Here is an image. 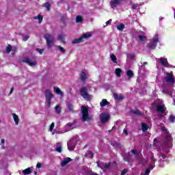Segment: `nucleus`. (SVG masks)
<instances>
[{"mask_svg":"<svg viewBox=\"0 0 175 175\" xmlns=\"http://www.w3.org/2000/svg\"><path fill=\"white\" fill-rule=\"evenodd\" d=\"M13 91H14V88H12L10 92V95H12V94H13Z\"/></svg>","mask_w":175,"mask_h":175,"instance_id":"55","label":"nucleus"},{"mask_svg":"<svg viewBox=\"0 0 175 175\" xmlns=\"http://www.w3.org/2000/svg\"><path fill=\"white\" fill-rule=\"evenodd\" d=\"M66 106L69 110V111H70L71 113H75V107H73V105H72V103H66Z\"/></svg>","mask_w":175,"mask_h":175,"instance_id":"15","label":"nucleus"},{"mask_svg":"<svg viewBox=\"0 0 175 175\" xmlns=\"http://www.w3.org/2000/svg\"><path fill=\"white\" fill-rule=\"evenodd\" d=\"M126 173H128V169L125 168V169H124V170L122 171L120 175H125V174H126Z\"/></svg>","mask_w":175,"mask_h":175,"instance_id":"46","label":"nucleus"},{"mask_svg":"<svg viewBox=\"0 0 175 175\" xmlns=\"http://www.w3.org/2000/svg\"><path fill=\"white\" fill-rule=\"evenodd\" d=\"M126 75L129 79H132V77L135 76V74L133 73V71H132V70H128L126 71Z\"/></svg>","mask_w":175,"mask_h":175,"instance_id":"20","label":"nucleus"},{"mask_svg":"<svg viewBox=\"0 0 175 175\" xmlns=\"http://www.w3.org/2000/svg\"><path fill=\"white\" fill-rule=\"evenodd\" d=\"M69 162H72V159L70 157H66L62 161V166L64 167V166H66Z\"/></svg>","mask_w":175,"mask_h":175,"instance_id":"13","label":"nucleus"},{"mask_svg":"<svg viewBox=\"0 0 175 175\" xmlns=\"http://www.w3.org/2000/svg\"><path fill=\"white\" fill-rule=\"evenodd\" d=\"M75 124H76V120H75L73 121V122H68V123H67L66 124V126H67V128H72V126H74Z\"/></svg>","mask_w":175,"mask_h":175,"instance_id":"35","label":"nucleus"},{"mask_svg":"<svg viewBox=\"0 0 175 175\" xmlns=\"http://www.w3.org/2000/svg\"><path fill=\"white\" fill-rule=\"evenodd\" d=\"M138 38H139V40H140L141 42H144V40H146V38L147 37H146V36L139 35V36H138Z\"/></svg>","mask_w":175,"mask_h":175,"instance_id":"38","label":"nucleus"},{"mask_svg":"<svg viewBox=\"0 0 175 175\" xmlns=\"http://www.w3.org/2000/svg\"><path fill=\"white\" fill-rule=\"evenodd\" d=\"M114 129H116V126L112 127V131L114 130Z\"/></svg>","mask_w":175,"mask_h":175,"instance_id":"62","label":"nucleus"},{"mask_svg":"<svg viewBox=\"0 0 175 175\" xmlns=\"http://www.w3.org/2000/svg\"><path fill=\"white\" fill-rule=\"evenodd\" d=\"M45 98H46V102L48 107H51V99L54 98V94L51 93V91L49 89H46L45 90Z\"/></svg>","mask_w":175,"mask_h":175,"instance_id":"3","label":"nucleus"},{"mask_svg":"<svg viewBox=\"0 0 175 175\" xmlns=\"http://www.w3.org/2000/svg\"><path fill=\"white\" fill-rule=\"evenodd\" d=\"M100 120L101 124H105L109 120H110V115L105 113H101L100 115Z\"/></svg>","mask_w":175,"mask_h":175,"instance_id":"7","label":"nucleus"},{"mask_svg":"<svg viewBox=\"0 0 175 175\" xmlns=\"http://www.w3.org/2000/svg\"><path fill=\"white\" fill-rule=\"evenodd\" d=\"M81 81H85V80H87V75H85V72H84V71H82L81 72Z\"/></svg>","mask_w":175,"mask_h":175,"instance_id":"27","label":"nucleus"},{"mask_svg":"<svg viewBox=\"0 0 175 175\" xmlns=\"http://www.w3.org/2000/svg\"><path fill=\"white\" fill-rule=\"evenodd\" d=\"M131 112L133 114H135L136 116H139L140 117H144V113H143L139 109H131Z\"/></svg>","mask_w":175,"mask_h":175,"instance_id":"11","label":"nucleus"},{"mask_svg":"<svg viewBox=\"0 0 175 175\" xmlns=\"http://www.w3.org/2000/svg\"><path fill=\"white\" fill-rule=\"evenodd\" d=\"M62 21L63 24H65V23H66V22H65V18H62Z\"/></svg>","mask_w":175,"mask_h":175,"instance_id":"58","label":"nucleus"},{"mask_svg":"<svg viewBox=\"0 0 175 175\" xmlns=\"http://www.w3.org/2000/svg\"><path fill=\"white\" fill-rule=\"evenodd\" d=\"M113 98L116 100H122L124 99V96L122 95L118 96L117 93H113Z\"/></svg>","mask_w":175,"mask_h":175,"instance_id":"17","label":"nucleus"},{"mask_svg":"<svg viewBox=\"0 0 175 175\" xmlns=\"http://www.w3.org/2000/svg\"><path fill=\"white\" fill-rule=\"evenodd\" d=\"M44 39L46 40V46L49 49H51L52 46H54V36L50 33L44 34Z\"/></svg>","mask_w":175,"mask_h":175,"instance_id":"4","label":"nucleus"},{"mask_svg":"<svg viewBox=\"0 0 175 175\" xmlns=\"http://www.w3.org/2000/svg\"><path fill=\"white\" fill-rule=\"evenodd\" d=\"M91 36H92V34H91L90 33H83L81 38H82V40L83 39H88L89 38H91Z\"/></svg>","mask_w":175,"mask_h":175,"instance_id":"25","label":"nucleus"},{"mask_svg":"<svg viewBox=\"0 0 175 175\" xmlns=\"http://www.w3.org/2000/svg\"><path fill=\"white\" fill-rule=\"evenodd\" d=\"M88 154L90 158L91 159L94 158V152L90 150Z\"/></svg>","mask_w":175,"mask_h":175,"instance_id":"48","label":"nucleus"},{"mask_svg":"<svg viewBox=\"0 0 175 175\" xmlns=\"http://www.w3.org/2000/svg\"><path fill=\"white\" fill-rule=\"evenodd\" d=\"M7 53H10L12 51V45H8L6 48Z\"/></svg>","mask_w":175,"mask_h":175,"instance_id":"43","label":"nucleus"},{"mask_svg":"<svg viewBox=\"0 0 175 175\" xmlns=\"http://www.w3.org/2000/svg\"><path fill=\"white\" fill-rule=\"evenodd\" d=\"M150 172H151V169L147 168V169L146 170V171H145L144 175H148V174H150Z\"/></svg>","mask_w":175,"mask_h":175,"instance_id":"47","label":"nucleus"},{"mask_svg":"<svg viewBox=\"0 0 175 175\" xmlns=\"http://www.w3.org/2000/svg\"><path fill=\"white\" fill-rule=\"evenodd\" d=\"M83 38H76V39H74L72 41V44H79V43H81L83 42Z\"/></svg>","mask_w":175,"mask_h":175,"instance_id":"14","label":"nucleus"},{"mask_svg":"<svg viewBox=\"0 0 175 175\" xmlns=\"http://www.w3.org/2000/svg\"><path fill=\"white\" fill-rule=\"evenodd\" d=\"M131 59H133V58H135V55H131Z\"/></svg>","mask_w":175,"mask_h":175,"instance_id":"60","label":"nucleus"},{"mask_svg":"<svg viewBox=\"0 0 175 175\" xmlns=\"http://www.w3.org/2000/svg\"><path fill=\"white\" fill-rule=\"evenodd\" d=\"M54 122H52L51 124L50 125V127H49V131L50 132H53V129H54Z\"/></svg>","mask_w":175,"mask_h":175,"instance_id":"44","label":"nucleus"},{"mask_svg":"<svg viewBox=\"0 0 175 175\" xmlns=\"http://www.w3.org/2000/svg\"><path fill=\"white\" fill-rule=\"evenodd\" d=\"M131 152L134 155H139V152H137V150L133 149V150H131Z\"/></svg>","mask_w":175,"mask_h":175,"instance_id":"42","label":"nucleus"},{"mask_svg":"<svg viewBox=\"0 0 175 175\" xmlns=\"http://www.w3.org/2000/svg\"><path fill=\"white\" fill-rule=\"evenodd\" d=\"M157 111H159L160 113H165V111H166V107L165 105H157Z\"/></svg>","mask_w":175,"mask_h":175,"instance_id":"12","label":"nucleus"},{"mask_svg":"<svg viewBox=\"0 0 175 175\" xmlns=\"http://www.w3.org/2000/svg\"><path fill=\"white\" fill-rule=\"evenodd\" d=\"M154 144H155V139H154Z\"/></svg>","mask_w":175,"mask_h":175,"instance_id":"64","label":"nucleus"},{"mask_svg":"<svg viewBox=\"0 0 175 175\" xmlns=\"http://www.w3.org/2000/svg\"><path fill=\"white\" fill-rule=\"evenodd\" d=\"M111 146H113L114 147H118L119 148H121V144H118L117 142L112 143Z\"/></svg>","mask_w":175,"mask_h":175,"instance_id":"40","label":"nucleus"},{"mask_svg":"<svg viewBox=\"0 0 175 175\" xmlns=\"http://www.w3.org/2000/svg\"><path fill=\"white\" fill-rule=\"evenodd\" d=\"M159 42V38H158V35H156L154 38L147 44V49H149V50H154L155 47H157V44Z\"/></svg>","mask_w":175,"mask_h":175,"instance_id":"5","label":"nucleus"},{"mask_svg":"<svg viewBox=\"0 0 175 175\" xmlns=\"http://www.w3.org/2000/svg\"><path fill=\"white\" fill-rule=\"evenodd\" d=\"M55 151H57V152H62V146L56 147Z\"/></svg>","mask_w":175,"mask_h":175,"instance_id":"41","label":"nucleus"},{"mask_svg":"<svg viewBox=\"0 0 175 175\" xmlns=\"http://www.w3.org/2000/svg\"><path fill=\"white\" fill-rule=\"evenodd\" d=\"M22 173H23V174H31V173H32V167H28L23 170Z\"/></svg>","mask_w":175,"mask_h":175,"instance_id":"21","label":"nucleus"},{"mask_svg":"<svg viewBox=\"0 0 175 175\" xmlns=\"http://www.w3.org/2000/svg\"><path fill=\"white\" fill-rule=\"evenodd\" d=\"M159 158L160 161H162V162H166V160H165V159H166V158H167V157L165 156V154H164L160 153L159 154Z\"/></svg>","mask_w":175,"mask_h":175,"instance_id":"23","label":"nucleus"},{"mask_svg":"<svg viewBox=\"0 0 175 175\" xmlns=\"http://www.w3.org/2000/svg\"><path fill=\"white\" fill-rule=\"evenodd\" d=\"M110 58L114 64H117V57H116L115 54H111Z\"/></svg>","mask_w":175,"mask_h":175,"instance_id":"30","label":"nucleus"},{"mask_svg":"<svg viewBox=\"0 0 175 175\" xmlns=\"http://www.w3.org/2000/svg\"><path fill=\"white\" fill-rule=\"evenodd\" d=\"M159 62L165 68H167V66H169V63L167 62V59L166 58L161 57L159 60Z\"/></svg>","mask_w":175,"mask_h":175,"instance_id":"10","label":"nucleus"},{"mask_svg":"<svg viewBox=\"0 0 175 175\" xmlns=\"http://www.w3.org/2000/svg\"><path fill=\"white\" fill-rule=\"evenodd\" d=\"M36 51H38L40 54H43V52L44 51V50L37 49Z\"/></svg>","mask_w":175,"mask_h":175,"instance_id":"51","label":"nucleus"},{"mask_svg":"<svg viewBox=\"0 0 175 175\" xmlns=\"http://www.w3.org/2000/svg\"><path fill=\"white\" fill-rule=\"evenodd\" d=\"M115 73L118 77H121V73H122V70L120 68H118L115 70Z\"/></svg>","mask_w":175,"mask_h":175,"instance_id":"24","label":"nucleus"},{"mask_svg":"<svg viewBox=\"0 0 175 175\" xmlns=\"http://www.w3.org/2000/svg\"><path fill=\"white\" fill-rule=\"evenodd\" d=\"M81 110L82 113L83 122L91 120V118L90 117V114L88 113V108L85 106H82Z\"/></svg>","mask_w":175,"mask_h":175,"instance_id":"2","label":"nucleus"},{"mask_svg":"<svg viewBox=\"0 0 175 175\" xmlns=\"http://www.w3.org/2000/svg\"><path fill=\"white\" fill-rule=\"evenodd\" d=\"M131 9H133V10L136 9V4H133L131 6Z\"/></svg>","mask_w":175,"mask_h":175,"instance_id":"56","label":"nucleus"},{"mask_svg":"<svg viewBox=\"0 0 175 175\" xmlns=\"http://www.w3.org/2000/svg\"><path fill=\"white\" fill-rule=\"evenodd\" d=\"M141 125H142V132H146V131H148V128L150 127L148 126V125H147V124L142 123Z\"/></svg>","mask_w":175,"mask_h":175,"instance_id":"18","label":"nucleus"},{"mask_svg":"<svg viewBox=\"0 0 175 175\" xmlns=\"http://www.w3.org/2000/svg\"><path fill=\"white\" fill-rule=\"evenodd\" d=\"M123 132L125 133L126 136H128V131H126V129H124Z\"/></svg>","mask_w":175,"mask_h":175,"instance_id":"54","label":"nucleus"},{"mask_svg":"<svg viewBox=\"0 0 175 175\" xmlns=\"http://www.w3.org/2000/svg\"><path fill=\"white\" fill-rule=\"evenodd\" d=\"M149 169H150V170H152L154 169V167H152V165H151Z\"/></svg>","mask_w":175,"mask_h":175,"instance_id":"61","label":"nucleus"},{"mask_svg":"<svg viewBox=\"0 0 175 175\" xmlns=\"http://www.w3.org/2000/svg\"><path fill=\"white\" fill-rule=\"evenodd\" d=\"M1 143H2V144H5V139H1Z\"/></svg>","mask_w":175,"mask_h":175,"instance_id":"57","label":"nucleus"},{"mask_svg":"<svg viewBox=\"0 0 175 175\" xmlns=\"http://www.w3.org/2000/svg\"><path fill=\"white\" fill-rule=\"evenodd\" d=\"M57 40H59L61 43H65V37L64 36V34H59L57 38Z\"/></svg>","mask_w":175,"mask_h":175,"instance_id":"26","label":"nucleus"},{"mask_svg":"<svg viewBox=\"0 0 175 175\" xmlns=\"http://www.w3.org/2000/svg\"><path fill=\"white\" fill-rule=\"evenodd\" d=\"M57 47L63 54H65V53H66V50H65V49H64L62 46L58 45Z\"/></svg>","mask_w":175,"mask_h":175,"instance_id":"36","label":"nucleus"},{"mask_svg":"<svg viewBox=\"0 0 175 175\" xmlns=\"http://www.w3.org/2000/svg\"><path fill=\"white\" fill-rule=\"evenodd\" d=\"M107 105H110V103H109L107 99H103L100 103V106L101 107H105V106H107Z\"/></svg>","mask_w":175,"mask_h":175,"instance_id":"16","label":"nucleus"},{"mask_svg":"<svg viewBox=\"0 0 175 175\" xmlns=\"http://www.w3.org/2000/svg\"><path fill=\"white\" fill-rule=\"evenodd\" d=\"M124 28H125V25L123 23H121L120 25L117 26V29H118V31H123Z\"/></svg>","mask_w":175,"mask_h":175,"instance_id":"33","label":"nucleus"},{"mask_svg":"<svg viewBox=\"0 0 175 175\" xmlns=\"http://www.w3.org/2000/svg\"><path fill=\"white\" fill-rule=\"evenodd\" d=\"M111 19H109V21H107L106 23H105V24H106V25H109V24H111Z\"/></svg>","mask_w":175,"mask_h":175,"instance_id":"53","label":"nucleus"},{"mask_svg":"<svg viewBox=\"0 0 175 175\" xmlns=\"http://www.w3.org/2000/svg\"><path fill=\"white\" fill-rule=\"evenodd\" d=\"M28 39H29V36H25L23 38V42H27V40Z\"/></svg>","mask_w":175,"mask_h":175,"instance_id":"49","label":"nucleus"},{"mask_svg":"<svg viewBox=\"0 0 175 175\" xmlns=\"http://www.w3.org/2000/svg\"><path fill=\"white\" fill-rule=\"evenodd\" d=\"M165 81L170 83V84H175V77L174 75H173V72L167 73Z\"/></svg>","mask_w":175,"mask_h":175,"instance_id":"6","label":"nucleus"},{"mask_svg":"<svg viewBox=\"0 0 175 175\" xmlns=\"http://www.w3.org/2000/svg\"><path fill=\"white\" fill-rule=\"evenodd\" d=\"M54 92H56L58 95H64V92L61 91L59 88H54Z\"/></svg>","mask_w":175,"mask_h":175,"instance_id":"28","label":"nucleus"},{"mask_svg":"<svg viewBox=\"0 0 175 175\" xmlns=\"http://www.w3.org/2000/svg\"><path fill=\"white\" fill-rule=\"evenodd\" d=\"M34 174L37 175V174H38V172L36 171V172H34Z\"/></svg>","mask_w":175,"mask_h":175,"instance_id":"63","label":"nucleus"},{"mask_svg":"<svg viewBox=\"0 0 175 175\" xmlns=\"http://www.w3.org/2000/svg\"><path fill=\"white\" fill-rule=\"evenodd\" d=\"M36 167L38 169H40V167H42V163H38L36 165Z\"/></svg>","mask_w":175,"mask_h":175,"instance_id":"52","label":"nucleus"},{"mask_svg":"<svg viewBox=\"0 0 175 175\" xmlns=\"http://www.w3.org/2000/svg\"><path fill=\"white\" fill-rule=\"evenodd\" d=\"M148 63L147 62H145L143 63V65H144V66L148 65Z\"/></svg>","mask_w":175,"mask_h":175,"instance_id":"59","label":"nucleus"},{"mask_svg":"<svg viewBox=\"0 0 175 175\" xmlns=\"http://www.w3.org/2000/svg\"><path fill=\"white\" fill-rule=\"evenodd\" d=\"M33 20H38L39 24H40L42 23V21H43V16L39 14L36 16H33Z\"/></svg>","mask_w":175,"mask_h":175,"instance_id":"19","label":"nucleus"},{"mask_svg":"<svg viewBox=\"0 0 175 175\" xmlns=\"http://www.w3.org/2000/svg\"><path fill=\"white\" fill-rule=\"evenodd\" d=\"M44 7L46 8V9L48 12H50V9L51 8V5H50V3H49V2L45 3Z\"/></svg>","mask_w":175,"mask_h":175,"instance_id":"34","label":"nucleus"},{"mask_svg":"<svg viewBox=\"0 0 175 175\" xmlns=\"http://www.w3.org/2000/svg\"><path fill=\"white\" fill-rule=\"evenodd\" d=\"M76 23H83V16H77L76 17Z\"/></svg>","mask_w":175,"mask_h":175,"instance_id":"32","label":"nucleus"},{"mask_svg":"<svg viewBox=\"0 0 175 175\" xmlns=\"http://www.w3.org/2000/svg\"><path fill=\"white\" fill-rule=\"evenodd\" d=\"M12 116H13V118L15 122V124L16 125H18V123L20 122V119L18 118V116H17L16 113H13Z\"/></svg>","mask_w":175,"mask_h":175,"instance_id":"22","label":"nucleus"},{"mask_svg":"<svg viewBox=\"0 0 175 175\" xmlns=\"http://www.w3.org/2000/svg\"><path fill=\"white\" fill-rule=\"evenodd\" d=\"M55 113H56V114H61V107L59 105H56L55 107Z\"/></svg>","mask_w":175,"mask_h":175,"instance_id":"29","label":"nucleus"},{"mask_svg":"<svg viewBox=\"0 0 175 175\" xmlns=\"http://www.w3.org/2000/svg\"><path fill=\"white\" fill-rule=\"evenodd\" d=\"M79 92L81 96L85 99V100L90 101L92 99V95L88 94V87H82L79 89Z\"/></svg>","mask_w":175,"mask_h":175,"instance_id":"1","label":"nucleus"},{"mask_svg":"<svg viewBox=\"0 0 175 175\" xmlns=\"http://www.w3.org/2000/svg\"><path fill=\"white\" fill-rule=\"evenodd\" d=\"M68 148L70 151L75 150V145H70V142L68 143Z\"/></svg>","mask_w":175,"mask_h":175,"instance_id":"37","label":"nucleus"},{"mask_svg":"<svg viewBox=\"0 0 175 175\" xmlns=\"http://www.w3.org/2000/svg\"><path fill=\"white\" fill-rule=\"evenodd\" d=\"M169 121L172 122V124L175 122V116L171 115L169 118Z\"/></svg>","mask_w":175,"mask_h":175,"instance_id":"39","label":"nucleus"},{"mask_svg":"<svg viewBox=\"0 0 175 175\" xmlns=\"http://www.w3.org/2000/svg\"><path fill=\"white\" fill-rule=\"evenodd\" d=\"M110 166H111V163H108L105 164L104 167L105 169H109V168H110Z\"/></svg>","mask_w":175,"mask_h":175,"instance_id":"45","label":"nucleus"},{"mask_svg":"<svg viewBox=\"0 0 175 175\" xmlns=\"http://www.w3.org/2000/svg\"><path fill=\"white\" fill-rule=\"evenodd\" d=\"M161 131L162 132H164L165 133L167 134V137H172L170 134H169V131H167V129H165V127H162Z\"/></svg>","mask_w":175,"mask_h":175,"instance_id":"31","label":"nucleus"},{"mask_svg":"<svg viewBox=\"0 0 175 175\" xmlns=\"http://www.w3.org/2000/svg\"><path fill=\"white\" fill-rule=\"evenodd\" d=\"M122 1V0H111L109 3L111 9H116V8H117V6L121 3Z\"/></svg>","mask_w":175,"mask_h":175,"instance_id":"8","label":"nucleus"},{"mask_svg":"<svg viewBox=\"0 0 175 175\" xmlns=\"http://www.w3.org/2000/svg\"><path fill=\"white\" fill-rule=\"evenodd\" d=\"M23 62L28 64L29 66H35V65L37 64L36 62H31V59H29V57H25L23 59Z\"/></svg>","mask_w":175,"mask_h":175,"instance_id":"9","label":"nucleus"},{"mask_svg":"<svg viewBox=\"0 0 175 175\" xmlns=\"http://www.w3.org/2000/svg\"><path fill=\"white\" fill-rule=\"evenodd\" d=\"M165 94H167V95L172 96L173 95V92L172 91L166 90Z\"/></svg>","mask_w":175,"mask_h":175,"instance_id":"50","label":"nucleus"}]
</instances>
